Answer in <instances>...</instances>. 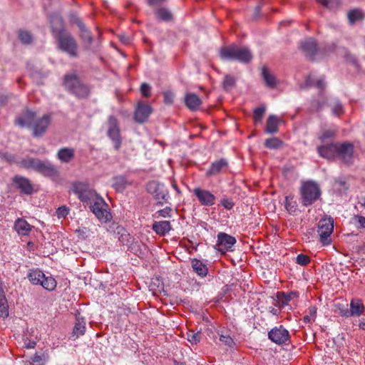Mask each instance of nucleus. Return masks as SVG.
<instances>
[{
    "label": "nucleus",
    "mask_w": 365,
    "mask_h": 365,
    "mask_svg": "<svg viewBox=\"0 0 365 365\" xmlns=\"http://www.w3.org/2000/svg\"><path fill=\"white\" fill-rule=\"evenodd\" d=\"M284 206L289 214L294 215L297 211V202L293 200V197L287 196L284 200Z\"/></svg>",
    "instance_id": "36"
},
{
    "label": "nucleus",
    "mask_w": 365,
    "mask_h": 365,
    "mask_svg": "<svg viewBox=\"0 0 365 365\" xmlns=\"http://www.w3.org/2000/svg\"><path fill=\"white\" fill-rule=\"evenodd\" d=\"M185 103L191 110H196L202 103L201 99L195 93H189L185 97Z\"/></svg>",
    "instance_id": "24"
},
{
    "label": "nucleus",
    "mask_w": 365,
    "mask_h": 365,
    "mask_svg": "<svg viewBox=\"0 0 365 365\" xmlns=\"http://www.w3.org/2000/svg\"><path fill=\"white\" fill-rule=\"evenodd\" d=\"M51 120L50 114H44L41 118L35 120L33 125V134L34 136H41L46 131Z\"/></svg>",
    "instance_id": "14"
},
{
    "label": "nucleus",
    "mask_w": 365,
    "mask_h": 365,
    "mask_svg": "<svg viewBox=\"0 0 365 365\" xmlns=\"http://www.w3.org/2000/svg\"><path fill=\"white\" fill-rule=\"evenodd\" d=\"M42 283H41V286H42L45 289L48 291H53L56 289L57 282L56 279L51 275L46 276L44 275L43 279L41 280Z\"/></svg>",
    "instance_id": "34"
},
{
    "label": "nucleus",
    "mask_w": 365,
    "mask_h": 365,
    "mask_svg": "<svg viewBox=\"0 0 365 365\" xmlns=\"http://www.w3.org/2000/svg\"><path fill=\"white\" fill-rule=\"evenodd\" d=\"M309 316H310L313 319V320H314L315 319V317H316V315H317V309H316V307H310L309 308Z\"/></svg>",
    "instance_id": "61"
},
{
    "label": "nucleus",
    "mask_w": 365,
    "mask_h": 365,
    "mask_svg": "<svg viewBox=\"0 0 365 365\" xmlns=\"http://www.w3.org/2000/svg\"><path fill=\"white\" fill-rule=\"evenodd\" d=\"M265 113V107L259 106L254 110L253 119L255 123L260 122Z\"/></svg>",
    "instance_id": "49"
},
{
    "label": "nucleus",
    "mask_w": 365,
    "mask_h": 365,
    "mask_svg": "<svg viewBox=\"0 0 365 365\" xmlns=\"http://www.w3.org/2000/svg\"><path fill=\"white\" fill-rule=\"evenodd\" d=\"M56 212L58 218H64L69 214V209L68 207L63 205L59 207Z\"/></svg>",
    "instance_id": "53"
},
{
    "label": "nucleus",
    "mask_w": 365,
    "mask_h": 365,
    "mask_svg": "<svg viewBox=\"0 0 365 365\" xmlns=\"http://www.w3.org/2000/svg\"><path fill=\"white\" fill-rule=\"evenodd\" d=\"M107 135L113 143L115 150H119L122 143L119 122L113 115L109 116L107 122Z\"/></svg>",
    "instance_id": "6"
},
{
    "label": "nucleus",
    "mask_w": 365,
    "mask_h": 365,
    "mask_svg": "<svg viewBox=\"0 0 365 365\" xmlns=\"http://www.w3.org/2000/svg\"><path fill=\"white\" fill-rule=\"evenodd\" d=\"M129 185L124 176H117L113 178V186L118 192H123Z\"/></svg>",
    "instance_id": "33"
},
{
    "label": "nucleus",
    "mask_w": 365,
    "mask_h": 365,
    "mask_svg": "<svg viewBox=\"0 0 365 365\" xmlns=\"http://www.w3.org/2000/svg\"><path fill=\"white\" fill-rule=\"evenodd\" d=\"M268 338L274 343L281 345L289 341L290 336L287 329L282 326L275 327L268 332Z\"/></svg>",
    "instance_id": "8"
},
{
    "label": "nucleus",
    "mask_w": 365,
    "mask_h": 365,
    "mask_svg": "<svg viewBox=\"0 0 365 365\" xmlns=\"http://www.w3.org/2000/svg\"><path fill=\"white\" fill-rule=\"evenodd\" d=\"M220 204L223 206L226 210H230L233 208L235 204L233 201L230 198H223L220 201Z\"/></svg>",
    "instance_id": "55"
},
{
    "label": "nucleus",
    "mask_w": 365,
    "mask_h": 365,
    "mask_svg": "<svg viewBox=\"0 0 365 365\" xmlns=\"http://www.w3.org/2000/svg\"><path fill=\"white\" fill-rule=\"evenodd\" d=\"M335 133V130L325 129L322 130L321 133L319 135L318 138L321 140L322 143H325V140L332 138Z\"/></svg>",
    "instance_id": "46"
},
{
    "label": "nucleus",
    "mask_w": 365,
    "mask_h": 365,
    "mask_svg": "<svg viewBox=\"0 0 365 365\" xmlns=\"http://www.w3.org/2000/svg\"><path fill=\"white\" fill-rule=\"evenodd\" d=\"M64 86L68 91L78 98H86L89 93L88 88L82 83L76 75H66Z\"/></svg>",
    "instance_id": "5"
},
{
    "label": "nucleus",
    "mask_w": 365,
    "mask_h": 365,
    "mask_svg": "<svg viewBox=\"0 0 365 365\" xmlns=\"http://www.w3.org/2000/svg\"><path fill=\"white\" fill-rule=\"evenodd\" d=\"M14 182L24 193L26 195L32 193L33 186L27 178L21 176H16L14 178Z\"/></svg>",
    "instance_id": "22"
},
{
    "label": "nucleus",
    "mask_w": 365,
    "mask_h": 365,
    "mask_svg": "<svg viewBox=\"0 0 365 365\" xmlns=\"http://www.w3.org/2000/svg\"><path fill=\"white\" fill-rule=\"evenodd\" d=\"M325 103L324 101L323 100L322 102L320 101H314L312 105V108L314 110H318L323 108L324 104Z\"/></svg>",
    "instance_id": "60"
},
{
    "label": "nucleus",
    "mask_w": 365,
    "mask_h": 365,
    "mask_svg": "<svg viewBox=\"0 0 365 365\" xmlns=\"http://www.w3.org/2000/svg\"><path fill=\"white\" fill-rule=\"evenodd\" d=\"M9 316V307L7 299L0 301V317L5 319Z\"/></svg>",
    "instance_id": "50"
},
{
    "label": "nucleus",
    "mask_w": 365,
    "mask_h": 365,
    "mask_svg": "<svg viewBox=\"0 0 365 365\" xmlns=\"http://www.w3.org/2000/svg\"><path fill=\"white\" fill-rule=\"evenodd\" d=\"M228 163L225 159H220L213 162L206 172L207 177L215 176L227 168Z\"/></svg>",
    "instance_id": "18"
},
{
    "label": "nucleus",
    "mask_w": 365,
    "mask_h": 365,
    "mask_svg": "<svg viewBox=\"0 0 365 365\" xmlns=\"http://www.w3.org/2000/svg\"><path fill=\"white\" fill-rule=\"evenodd\" d=\"M317 1L329 9L337 8L341 3L340 0H317Z\"/></svg>",
    "instance_id": "43"
},
{
    "label": "nucleus",
    "mask_w": 365,
    "mask_h": 365,
    "mask_svg": "<svg viewBox=\"0 0 365 365\" xmlns=\"http://www.w3.org/2000/svg\"><path fill=\"white\" fill-rule=\"evenodd\" d=\"M36 345V342L34 339L26 338L24 339V347L26 349H34Z\"/></svg>",
    "instance_id": "58"
},
{
    "label": "nucleus",
    "mask_w": 365,
    "mask_h": 365,
    "mask_svg": "<svg viewBox=\"0 0 365 365\" xmlns=\"http://www.w3.org/2000/svg\"><path fill=\"white\" fill-rule=\"evenodd\" d=\"M152 111L153 109L150 105L143 102H139L135 111V120L139 123L145 122L151 114Z\"/></svg>",
    "instance_id": "15"
},
{
    "label": "nucleus",
    "mask_w": 365,
    "mask_h": 365,
    "mask_svg": "<svg viewBox=\"0 0 365 365\" xmlns=\"http://www.w3.org/2000/svg\"><path fill=\"white\" fill-rule=\"evenodd\" d=\"M44 275L45 274L38 269H31L28 274V278L33 284L40 285Z\"/></svg>",
    "instance_id": "30"
},
{
    "label": "nucleus",
    "mask_w": 365,
    "mask_h": 365,
    "mask_svg": "<svg viewBox=\"0 0 365 365\" xmlns=\"http://www.w3.org/2000/svg\"><path fill=\"white\" fill-rule=\"evenodd\" d=\"M359 204L360 205V206L361 207L364 208V210H365V195L364 196H362L359 201Z\"/></svg>",
    "instance_id": "64"
},
{
    "label": "nucleus",
    "mask_w": 365,
    "mask_h": 365,
    "mask_svg": "<svg viewBox=\"0 0 365 365\" xmlns=\"http://www.w3.org/2000/svg\"><path fill=\"white\" fill-rule=\"evenodd\" d=\"M51 25L53 33L58 40L60 48L71 56L76 57L77 56L76 42L71 34L63 31L62 19L58 16H53L51 19Z\"/></svg>",
    "instance_id": "2"
},
{
    "label": "nucleus",
    "mask_w": 365,
    "mask_h": 365,
    "mask_svg": "<svg viewBox=\"0 0 365 365\" xmlns=\"http://www.w3.org/2000/svg\"><path fill=\"white\" fill-rule=\"evenodd\" d=\"M171 212H172L171 208L167 207L163 210H159L158 212V213L162 217H170Z\"/></svg>",
    "instance_id": "59"
},
{
    "label": "nucleus",
    "mask_w": 365,
    "mask_h": 365,
    "mask_svg": "<svg viewBox=\"0 0 365 365\" xmlns=\"http://www.w3.org/2000/svg\"><path fill=\"white\" fill-rule=\"evenodd\" d=\"M172 229L169 221L155 222L153 224V230L159 235L164 236Z\"/></svg>",
    "instance_id": "26"
},
{
    "label": "nucleus",
    "mask_w": 365,
    "mask_h": 365,
    "mask_svg": "<svg viewBox=\"0 0 365 365\" xmlns=\"http://www.w3.org/2000/svg\"><path fill=\"white\" fill-rule=\"evenodd\" d=\"M46 361V356L44 353H36L31 358V361L34 365H44Z\"/></svg>",
    "instance_id": "47"
},
{
    "label": "nucleus",
    "mask_w": 365,
    "mask_h": 365,
    "mask_svg": "<svg viewBox=\"0 0 365 365\" xmlns=\"http://www.w3.org/2000/svg\"><path fill=\"white\" fill-rule=\"evenodd\" d=\"M6 299L4 294L2 284H0V301Z\"/></svg>",
    "instance_id": "63"
},
{
    "label": "nucleus",
    "mask_w": 365,
    "mask_h": 365,
    "mask_svg": "<svg viewBox=\"0 0 365 365\" xmlns=\"http://www.w3.org/2000/svg\"><path fill=\"white\" fill-rule=\"evenodd\" d=\"M219 339L222 344L229 348H233L235 346V342L233 339L227 333L222 331L219 334Z\"/></svg>",
    "instance_id": "38"
},
{
    "label": "nucleus",
    "mask_w": 365,
    "mask_h": 365,
    "mask_svg": "<svg viewBox=\"0 0 365 365\" xmlns=\"http://www.w3.org/2000/svg\"><path fill=\"white\" fill-rule=\"evenodd\" d=\"M334 230V220L331 217H325L319 220L318 223V233L320 236V242L323 245L331 244L330 235Z\"/></svg>",
    "instance_id": "7"
},
{
    "label": "nucleus",
    "mask_w": 365,
    "mask_h": 365,
    "mask_svg": "<svg viewBox=\"0 0 365 365\" xmlns=\"http://www.w3.org/2000/svg\"><path fill=\"white\" fill-rule=\"evenodd\" d=\"M301 49L307 57L312 58L317 51V43L314 38H307L301 43Z\"/></svg>",
    "instance_id": "21"
},
{
    "label": "nucleus",
    "mask_w": 365,
    "mask_h": 365,
    "mask_svg": "<svg viewBox=\"0 0 365 365\" xmlns=\"http://www.w3.org/2000/svg\"><path fill=\"white\" fill-rule=\"evenodd\" d=\"M335 307H336V309H335V312L339 314L341 317H345V316L344 315V314H345V312H349V309H346L344 304H335Z\"/></svg>",
    "instance_id": "57"
},
{
    "label": "nucleus",
    "mask_w": 365,
    "mask_h": 365,
    "mask_svg": "<svg viewBox=\"0 0 365 365\" xmlns=\"http://www.w3.org/2000/svg\"><path fill=\"white\" fill-rule=\"evenodd\" d=\"M35 120L36 113L31 110H26L17 118L16 123L21 127H31L33 126Z\"/></svg>",
    "instance_id": "19"
},
{
    "label": "nucleus",
    "mask_w": 365,
    "mask_h": 365,
    "mask_svg": "<svg viewBox=\"0 0 365 365\" xmlns=\"http://www.w3.org/2000/svg\"><path fill=\"white\" fill-rule=\"evenodd\" d=\"M282 143V141L279 138H271L266 140V141L264 143V145L267 148L276 149V148H279L281 146Z\"/></svg>",
    "instance_id": "45"
},
{
    "label": "nucleus",
    "mask_w": 365,
    "mask_h": 365,
    "mask_svg": "<svg viewBox=\"0 0 365 365\" xmlns=\"http://www.w3.org/2000/svg\"><path fill=\"white\" fill-rule=\"evenodd\" d=\"M333 115L339 116L344 113V108L341 103L337 99H334L329 103Z\"/></svg>",
    "instance_id": "37"
},
{
    "label": "nucleus",
    "mask_w": 365,
    "mask_h": 365,
    "mask_svg": "<svg viewBox=\"0 0 365 365\" xmlns=\"http://www.w3.org/2000/svg\"><path fill=\"white\" fill-rule=\"evenodd\" d=\"M279 120L274 115L269 116L267 120V125L264 128V131L267 133L272 134L278 131Z\"/></svg>",
    "instance_id": "29"
},
{
    "label": "nucleus",
    "mask_w": 365,
    "mask_h": 365,
    "mask_svg": "<svg viewBox=\"0 0 365 365\" xmlns=\"http://www.w3.org/2000/svg\"><path fill=\"white\" fill-rule=\"evenodd\" d=\"M236 243V239L225 232L217 234V241L216 246L217 250L222 253H226L231 250L232 247Z\"/></svg>",
    "instance_id": "13"
},
{
    "label": "nucleus",
    "mask_w": 365,
    "mask_h": 365,
    "mask_svg": "<svg viewBox=\"0 0 365 365\" xmlns=\"http://www.w3.org/2000/svg\"><path fill=\"white\" fill-rule=\"evenodd\" d=\"M354 145L350 142L339 143L336 158L344 163L350 164L353 161Z\"/></svg>",
    "instance_id": "9"
},
{
    "label": "nucleus",
    "mask_w": 365,
    "mask_h": 365,
    "mask_svg": "<svg viewBox=\"0 0 365 365\" xmlns=\"http://www.w3.org/2000/svg\"><path fill=\"white\" fill-rule=\"evenodd\" d=\"M192 192L202 205L210 207L215 204L216 197L209 190L195 187Z\"/></svg>",
    "instance_id": "12"
},
{
    "label": "nucleus",
    "mask_w": 365,
    "mask_h": 365,
    "mask_svg": "<svg viewBox=\"0 0 365 365\" xmlns=\"http://www.w3.org/2000/svg\"><path fill=\"white\" fill-rule=\"evenodd\" d=\"M262 76L267 86L274 88L277 86L278 81L276 77L266 67L262 69Z\"/></svg>",
    "instance_id": "27"
},
{
    "label": "nucleus",
    "mask_w": 365,
    "mask_h": 365,
    "mask_svg": "<svg viewBox=\"0 0 365 365\" xmlns=\"http://www.w3.org/2000/svg\"><path fill=\"white\" fill-rule=\"evenodd\" d=\"M86 331V322L83 319L77 318L76 322L73 329V336L78 338L80 336L84 334Z\"/></svg>",
    "instance_id": "31"
},
{
    "label": "nucleus",
    "mask_w": 365,
    "mask_h": 365,
    "mask_svg": "<svg viewBox=\"0 0 365 365\" xmlns=\"http://www.w3.org/2000/svg\"><path fill=\"white\" fill-rule=\"evenodd\" d=\"M165 1V0H148V3L150 6H156L164 2Z\"/></svg>",
    "instance_id": "62"
},
{
    "label": "nucleus",
    "mask_w": 365,
    "mask_h": 365,
    "mask_svg": "<svg viewBox=\"0 0 365 365\" xmlns=\"http://www.w3.org/2000/svg\"><path fill=\"white\" fill-rule=\"evenodd\" d=\"M235 81L236 80L233 76L230 75L225 76L222 82L223 88L226 91L231 90L234 87Z\"/></svg>",
    "instance_id": "44"
},
{
    "label": "nucleus",
    "mask_w": 365,
    "mask_h": 365,
    "mask_svg": "<svg viewBox=\"0 0 365 365\" xmlns=\"http://www.w3.org/2000/svg\"><path fill=\"white\" fill-rule=\"evenodd\" d=\"M187 339L192 345H196L201 339V332H195L194 331L190 330L187 333Z\"/></svg>",
    "instance_id": "41"
},
{
    "label": "nucleus",
    "mask_w": 365,
    "mask_h": 365,
    "mask_svg": "<svg viewBox=\"0 0 365 365\" xmlns=\"http://www.w3.org/2000/svg\"><path fill=\"white\" fill-rule=\"evenodd\" d=\"M220 57L225 60H237L240 62L247 63L252 59V56L247 48L232 45L221 48Z\"/></svg>",
    "instance_id": "3"
},
{
    "label": "nucleus",
    "mask_w": 365,
    "mask_h": 365,
    "mask_svg": "<svg viewBox=\"0 0 365 365\" xmlns=\"http://www.w3.org/2000/svg\"><path fill=\"white\" fill-rule=\"evenodd\" d=\"M192 268L195 272L200 277H205L208 274V268L201 260L193 259L191 261Z\"/></svg>",
    "instance_id": "25"
},
{
    "label": "nucleus",
    "mask_w": 365,
    "mask_h": 365,
    "mask_svg": "<svg viewBox=\"0 0 365 365\" xmlns=\"http://www.w3.org/2000/svg\"><path fill=\"white\" fill-rule=\"evenodd\" d=\"M14 228L19 235L27 236L29 235L34 227L26 220L23 218H18L14 222Z\"/></svg>",
    "instance_id": "20"
},
{
    "label": "nucleus",
    "mask_w": 365,
    "mask_h": 365,
    "mask_svg": "<svg viewBox=\"0 0 365 365\" xmlns=\"http://www.w3.org/2000/svg\"><path fill=\"white\" fill-rule=\"evenodd\" d=\"M56 156L62 163H69L74 158L75 150L71 148H63L58 151Z\"/></svg>",
    "instance_id": "23"
},
{
    "label": "nucleus",
    "mask_w": 365,
    "mask_h": 365,
    "mask_svg": "<svg viewBox=\"0 0 365 365\" xmlns=\"http://www.w3.org/2000/svg\"><path fill=\"white\" fill-rule=\"evenodd\" d=\"M298 297L297 292H291L289 293L284 292H278L277 293V299L279 300V303L281 304L282 307H284L288 304L289 302H290L294 297Z\"/></svg>",
    "instance_id": "32"
},
{
    "label": "nucleus",
    "mask_w": 365,
    "mask_h": 365,
    "mask_svg": "<svg viewBox=\"0 0 365 365\" xmlns=\"http://www.w3.org/2000/svg\"><path fill=\"white\" fill-rule=\"evenodd\" d=\"M310 262V257L304 254H299L296 257V263L301 266H306L309 264Z\"/></svg>",
    "instance_id": "51"
},
{
    "label": "nucleus",
    "mask_w": 365,
    "mask_h": 365,
    "mask_svg": "<svg viewBox=\"0 0 365 365\" xmlns=\"http://www.w3.org/2000/svg\"><path fill=\"white\" fill-rule=\"evenodd\" d=\"M155 14L159 19L163 21H170L172 19V14L168 9L165 8L158 9Z\"/></svg>",
    "instance_id": "42"
},
{
    "label": "nucleus",
    "mask_w": 365,
    "mask_h": 365,
    "mask_svg": "<svg viewBox=\"0 0 365 365\" xmlns=\"http://www.w3.org/2000/svg\"><path fill=\"white\" fill-rule=\"evenodd\" d=\"M151 87L145 83H143L140 86V92L144 97H149L150 96Z\"/></svg>",
    "instance_id": "56"
},
{
    "label": "nucleus",
    "mask_w": 365,
    "mask_h": 365,
    "mask_svg": "<svg viewBox=\"0 0 365 365\" xmlns=\"http://www.w3.org/2000/svg\"><path fill=\"white\" fill-rule=\"evenodd\" d=\"M365 307L361 299L354 298L351 300L349 312H345L344 315L346 318L350 317H359L364 314Z\"/></svg>",
    "instance_id": "17"
},
{
    "label": "nucleus",
    "mask_w": 365,
    "mask_h": 365,
    "mask_svg": "<svg viewBox=\"0 0 365 365\" xmlns=\"http://www.w3.org/2000/svg\"><path fill=\"white\" fill-rule=\"evenodd\" d=\"M322 144L317 147L318 154L324 158L332 160L336 158L339 143H322Z\"/></svg>",
    "instance_id": "11"
},
{
    "label": "nucleus",
    "mask_w": 365,
    "mask_h": 365,
    "mask_svg": "<svg viewBox=\"0 0 365 365\" xmlns=\"http://www.w3.org/2000/svg\"><path fill=\"white\" fill-rule=\"evenodd\" d=\"M302 204L309 206L314 203L321 195L320 189L317 183L313 181L304 182L300 190Z\"/></svg>",
    "instance_id": "4"
},
{
    "label": "nucleus",
    "mask_w": 365,
    "mask_h": 365,
    "mask_svg": "<svg viewBox=\"0 0 365 365\" xmlns=\"http://www.w3.org/2000/svg\"><path fill=\"white\" fill-rule=\"evenodd\" d=\"M19 38L25 44L30 43L33 39L31 33L27 31H20L19 32Z\"/></svg>",
    "instance_id": "48"
},
{
    "label": "nucleus",
    "mask_w": 365,
    "mask_h": 365,
    "mask_svg": "<svg viewBox=\"0 0 365 365\" xmlns=\"http://www.w3.org/2000/svg\"><path fill=\"white\" fill-rule=\"evenodd\" d=\"M38 173L53 181H56L60 177L58 168L48 160L41 161Z\"/></svg>",
    "instance_id": "10"
},
{
    "label": "nucleus",
    "mask_w": 365,
    "mask_h": 365,
    "mask_svg": "<svg viewBox=\"0 0 365 365\" xmlns=\"http://www.w3.org/2000/svg\"><path fill=\"white\" fill-rule=\"evenodd\" d=\"M81 29V37L85 43L90 45L93 41L91 33L87 30L85 26L81 22L78 24Z\"/></svg>",
    "instance_id": "39"
},
{
    "label": "nucleus",
    "mask_w": 365,
    "mask_h": 365,
    "mask_svg": "<svg viewBox=\"0 0 365 365\" xmlns=\"http://www.w3.org/2000/svg\"><path fill=\"white\" fill-rule=\"evenodd\" d=\"M71 191L81 202L89 205L90 210L101 223H107L112 220L108 205L88 183L73 182Z\"/></svg>",
    "instance_id": "1"
},
{
    "label": "nucleus",
    "mask_w": 365,
    "mask_h": 365,
    "mask_svg": "<svg viewBox=\"0 0 365 365\" xmlns=\"http://www.w3.org/2000/svg\"><path fill=\"white\" fill-rule=\"evenodd\" d=\"M163 102L167 105H172L174 102L175 95L170 91H166L163 93Z\"/></svg>",
    "instance_id": "52"
},
{
    "label": "nucleus",
    "mask_w": 365,
    "mask_h": 365,
    "mask_svg": "<svg viewBox=\"0 0 365 365\" xmlns=\"http://www.w3.org/2000/svg\"><path fill=\"white\" fill-rule=\"evenodd\" d=\"M353 219L357 228H365V217L354 215Z\"/></svg>",
    "instance_id": "54"
},
{
    "label": "nucleus",
    "mask_w": 365,
    "mask_h": 365,
    "mask_svg": "<svg viewBox=\"0 0 365 365\" xmlns=\"http://www.w3.org/2000/svg\"><path fill=\"white\" fill-rule=\"evenodd\" d=\"M307 82L310 86H316L320 91H323L326 86L324 78L323 77H320L318 79H315L312 76H309L307 78Z\"/></svg>",
    "instance_id": "40"
},
{
    "label": "nucleus",
    "mask_w": 365,
    "mask_h": 365,
    "mask_svg": "<svg viewBox=\"0 0 365 365\" xmlns=\"http://www.w3.org/2000/svg\"><path fill=\"white\" fill-rule=\"evenodd\" d=\"M347 16L349 21L351 24H354L356 21L362 20L364 18V15L361 10L358 9L349 11L348 12Z\"/></svg>",
    "instance_id": "35"
},
{
    "label": "nucleus",
    "mask_w": 365,
    "mask_h": 365,
    "mask_svg": "<svg viewBox=\"0 0 365 365\" xmlns=\"http://www.w3.org/2000/svg\"><path fill=\"white\" fill-rule=\"evenodd\" d=\"M41 161V160L38 158L28 157L22 159L20 164L24 168L38 172Z\"/></svg>",
    "instance_id": "28"
},
{
    "label": "nucleus",
    "mask_w": 365,
    "mask_h": 365,
    "mask_svg": "<svg viewBox=\"0 0 365 365\" xmlns=\"http://www.w3.org/2000/svg\"><path fill=\"white\" fill-rule=\"evenodd\" d=\"M147 189L158 200H166L168 193L163 185L152 181L148 184Z\"/></svg>",
    "instance_id": "16"
}]
</instances>
